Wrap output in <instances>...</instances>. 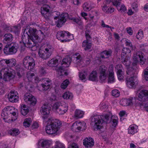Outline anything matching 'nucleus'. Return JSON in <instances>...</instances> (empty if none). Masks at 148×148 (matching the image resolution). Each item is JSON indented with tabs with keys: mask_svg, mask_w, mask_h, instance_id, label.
Returning <instances> with one entry per match:
<instances>
[{
	"mask_svg": "<svg viewBox=\"0 0 148 148\" xmlns=\"http://www.w3.org/2000/svg\"><path fill=\"white\" fill-rule=\"evenodd\" d=\"M111 115L109 114L95 116L92 120L94 130H100L102 128L103 123L107 124L110 122L111 120L112 121L113 126L116 127L118 124V118L116 117L114 119L112 118L111 119Z\"/></svg>",
	"mask_w": 148,
	"mask_h": 148,
	"instance_id": "f257e3e1",
	"label": "nucleus"
},
{
	"mask_svg": "<svg viewBox=\"0 0 148 148\" xmlns=\"http://www.w3.org/2000/svg\"><path fill=\"white\" fill-rule=\"evenodd\" d=\"M15 71L10 68H3L0 72V83H2L4 81H8L13 79L15 75Z\"/></svg>",
	"mask_w": 148,
	"mask_h": 148,
	"instance_id": "f03ea898",
	"label": "nucleus"
},
{
	"mask_svg": "<svg viewBox=\"0 0 148 148\" xmlns=\"http://www.w3.org/2000/svg\"><path fill=\"white\" fill-rule=\"evenodd\" d=\"M61 125L59 120H52L47 124L45 130L47 133L49 134H55L58 131Z\"/></svg>",
	"mask_w": 148,
	"mask_h": 148,
	"instance_id": "7ed1b4c3",
	"label": "nucleus"
},
{
	"mask_svg": "<svg viewBox=\"0 0 148 148\" xmlns=\"http://www.w3.org/2000/svg\"><path fill=\"white\" fill-rule=\"evenodd\" d=\"M24 66L27 69H31L35 66V62L33 58L29 56L25 57L23 60Z\"/></svg>",
	"mask_w": 148,
	"mask_h": 148,
	"instance_id": "20e7f679",
	"label": "nucleus"
},
{
	"mask_svg": "<svg viewBox=\"0 0 148 148\" xmlns=\"http://www.w3.org/2000/svg\"><path fill=\"white\" fill-rule=\"evenodd\" d=\"M144 53L140 51L135 52L133 56V63L136 64L138 63L139 60L140 64H144L146 59L144 58Z\"/></svg>",
	"mask_w": 148,
	"mask_h": 148,
	"instance_id": "39448f33",
	"label": "nucleus"
},
{
	"mask_svg": "<svg viewBox=\"0 0 148 148\" xmlns=\"http://www.w3.org/2000/svg\"><path fill=\"white\" fill-rule=\"evenodd\" d=\"M24 98L25 101L31 106H34L36 103V99L29 93L25 94Z\"/></svg>",
	"mask_w": 148,
	"mask_h": 148,
	"instance_id": "423d86ee",
	"label": "nucleus"
},
{
	"mask_svg": "<svg viewBox=\"0 0 148 148\" xmlns=\"http://www.w3.org/2000/svg\"><path fill=\"white\" fill-rule=\"evenodd\" d=\"M52 49L51 48H46L45 50L40 49L38 54L39 56L44 59H46L51 56Z\"/></svg>",
	"mask_w": 148,
	"mask_h": 148,
	"instance_id": "0eeeda50",
	"label": "nucleus"
},
{
	"mask_svg": "<svg viewBox=\"0 0 148 148\" xmlns=\"http://www.w3.org/2000/svg\"><path fill=\"white\" fill-rule=\"evenodd\" d=\"M36 29L30 27L26 29L24 31V33H26L28 38L33 39H38L39 36L36 33Z\"/></svg>",
	"mask_w": 148,
	"mask_h": 148,
	"instance_id": "6e6552de",
	"label": "nucleus"
},
{
	"mask_svg": "<svg viewBox=\"0 0 148 148\" xmlns=\"http://www.w3.org/2000/svg\"><path fill=\"white\" fill-rule=\"evenodd\" d=\"M28 38L27 41L24 40L25 39V36H23L22 41L24 45L27 48H32L36 46V44L38 42V39H33L31 38Z\"/></svg>",
	"mask_w": 148,
	"mask_h": 148,
	"instance_id": "1a4fd4ad",
	"label": "nucleus"
},
{
	"mask_svg": "<svg viewBox=\"0 0 148 148\" xmlns=\"http://www.w3.org/2000/svg\"><path fill=\"white\" fill-rule=\"evenodd\" d=\"M50 109L48 106L46 104H44L41 108L40 112L43 116L42 118L44 120H45L48 119L50 120L49 117V111Z\"/></svg>",
	"mask_w": 148,
	"mask_h": 148,
	"instance_id": "9d476101",
	"label": "nucleus"
},
{
	"mask_svg": "<svg viewBox=\"0 0 148 148\" xmlns=\"http://www.w3.org/2000/svg\"><path fill=\"white\" fill-rule=\"evenodd\" d=\"M11 106H7L3 109L1 114V118L3 119L5 122H8L9 119H8L10 116V107Z\"/></svg>",
	"mask_w": 148,
	"mask_h": 148,
	"instance_id": "9b49d317",
	"label": "nucleus"
},
{
	"mask_svg": "<svg viewBox=\"0 0 148 148\" xmlns=\"http://www.w3.org/2000/svg\"><path fill=\"white\" fill-rule=\"evenodd\" d=\"M68 17V14L67 13H62L59 17L57 21V26L58 27H61L66 22Z\"/></svg>",
	"mask_w": 148,
	"mask_h": 148,
	"instance_id": "f8f14e48",
	"label": "nucleus"
},
{
	"mask_svg": "<svg viewBox=\"0 0 148 148\" xmlns=\"http://www.w3.org/2000/svg\"><path fill=\"white\" fill-rule=\"evenodd\" d=\"M44 83L40 85V87L38 86V89L40 91L46 90L49 89L50 86L51 84V80L48 78L45 79Z\"/></svg>",
	"mask_w": 148,
	"mask_h": 148,
	"instance_id": "ddd939ff",
	"label": "nucleus"
},
{
	"mask_svg": "<svg viewBox=\"0 0 148 148\" xmlns=\"http://www.w3.org/2000/svg\"><path fill=\"white\" fill-rule=\"evenodd\" d=\"M17 95L16 92L15 91H11L8 95V97L9 101L13 103L17 102L18 99V97Z\"/></svg>",
	"mask_w": 148,
	"mask_h": 148,
	"instance_id": "4468645a",
	"label": "nucleus"
},
{
	"mask_svg": "<svg viewBox=\"0 0 148 148\" xmlns=\"http://www.w3.org/2000/svg\"><path fill=\"white\" fill-rule=\"evenodd\" d=\"M138 99L140 101H145L148 100V90H142L138 96Z\"/></svg>",
	"mask_w": 148,
	"mask_h": 148,
	"instance_id": "2eb2a0df",
	"label": "nucleus"
},
{
	"mask_svg": "<svg viewBox=\"0 0 148 148\" xmlns=\"http://www.w3.org/2000/svg\"><path fill=\"white\" fill-rule=\"evenodd\" d=\"M83 144L86 148H91L94 144L93 139L90 137L86 138L84 140Z\"/></svg>",
	"mask_w": 148,
	"mask_h": 148,
	"instance_id": "dca6fc26",
	"label": "nucleus"
},
{
	"mask_svg": "<svg viewBox=\"0 0 148 148\" xmlns=\"http://www.w3.org/2000/svg\"><path fill=\"white\" fill-rule=\"evenodd\" d=\"M66 36H71L73 37V35L70 34L69 32H66L63 31H58L56 34V37L58 40H61L62 42L64 41V40H62L64 37Z\"/></svg>",
	"mask_w": 148,
	"mask_h": 148,
	"instance_id": "f3484780",
	"label": "nucleus"
},
{
	"mask_svg": "<svg viewBox=\"0 0 148 148\" xmlns=\"http://www.w3.org/2000/svg\"><path fill=\"white\" fill-rule=\"evenodd\" d=\"M61 57H60L58 60L57 59L53 58L48 62L47 64L49 66L56 67L61 62Z\"/></svg>",
	"mask_w": 148,
	"mask_h": 148,
	"instance_id": "a211bd4d",
	"label": "nucleus"
},
{
	"mask_svg": "<svg viewBox=\"0 0 148 148\" xmlns=\"http://www.w3.org/2000/svg\"><path fill=\"white\" fill-rule=\"evenodd\" d=\"M9 44L12 55L16 53L19 48L18 44L16 42H12Z\"/></svg>",
	"mask_w": 148,
	"mask_h": 148,
	"instance_id": "6ab92c4d",
	"label": "nucleus"
},
{
	"mask_svg": "<svg viewBox=\"0 0 148 148\" xmlns=\"http://www.w3.org/2000/svg\"><path fill=\"white\" fill-rule=\"evenodd\" d=\"M108 71L109 73L108 82L109 83L114 82V78L113 67H110L108 69Z\"/></svg>",
	"mask_w": 148,
	"mask_h": 148,
	"instance_id": "aec40b11",
	"label": "nucleus"
},
{
	"mask_svg": "<svg viewBox=\"0 0 148 148\" xmlns=\"http://www.w3.org/2000/svg\"><path fill=\"white\" fill-rule=\"evenodd\" d=\"M81 122L76 121L73 123L71 129L73 131L77 132L81 130Z\"/></svg>",
	"mask_w": 148,
	"mask_h": 148,
	"instance_id": "412c9836",
	"label": "nucleus"
},
{
	"mask_svg": "<svg viewBox=\"0 0 148 148\" xmlns=\"http://www.w3.org/2000/svg\"><path fill=\"white\" fill-rule=\"evenodd\" d=\"M38 144L40 148H49L50 143L48 140H41Z\"/></svg>",
	"mask_w": 148,
	"mask_h": 148,
	"instance_id": "4be33fe9",
	"label": "nucleus"
},
{
	"mask_svg": "<svg viewBox=\"0 0 148 148\" xmlns=\"http://www.w3.org/2000/svg\"><path fill=\"white\" fill-rule=\"evenodd\" d=\"M112 53L111 49L105 50L101 53V57L103 59L108 58L111 56Z\"/></svg>",
	"mask_w": 148,
	"mask_h": 148,
	"instance_id": "5701e85b",
	"label": "nucleus"
},
{
	"mask_svg": "<svg viewBox=\"0 0 148 148\" xmlns=\"http://www.w3.org/2000/svg\"><path fill=\"white\" fill-rule=\"evenodd\" d=\"M71 62V58L69 56H67L63 59L61 62L62 65H63V66L67 67L70 64Z\"/></svg>",
	"mask_w": 148,
	"mask_h": 148,
	"instance_id": "b1692460",
	"label": "nucleus"
},
{
	"mask_svg": "<svg viewBox=\"0 0 148 148\" xmlns=\"http://www.w3.org/2000/svg\"><path fill=\"white\" fill-rule=\"evenodd\" d=\"M67 110L68 107L66 104H63L57 110V112L60 114H63L67 111Z\"/></svg>",
	"mask_w": 148,
	"mask_h": 148,
	"instance_id": "393cba45",
	"label": "nucleus"
},
{
	"mask_svg": "<svg viewBox=\"0 0 148 148\" xmlns=\"http://www.w3.org/2000/svg\"><path fill=\"white\" fill-rule=\"evenodd\" d=\"M3 42L5 43H7L12 40V35L10 33L5 34L3 36Z\"/></svg>",
	"mask_w": 148,
	"mask_h": 148,
	"instance_id": "a878e982",
	"label": "nucleus"
},
{
	"mask_svg": "<svg viewBox=\"0 0 148 148\" xmlns=\"http://www.w3.org/2000/svg\"><path fill=\"white\" fill-rule=\"evenodd\" d=\"M60 15V13L59 12L55 11L52 12V18H53V20L55 21V22L52 23V25H54L57 24L58 21L57 19L59 18V16Z\"/></svg>",
	"mask_w": 148,
	"mask_h": 148,
	"instance_id": "bb28decb",
	"label": "nucleus"
},
{
	"mask_svg": "<svg viewBox=\"0 0 148 148\" xmlns=\"http://www.w3.org/2000/svg\"><path fill=\"white\" fill-rule=\"evenodd\" d=\"M5 64L10 67H12L15 66L16 64V60L14 58L6 59L5 60Z\"/></svg>",
	"mask_w": 148,
	"mask_h": 148,
	"instance_id": "cd10ccee",
	"label": "nucleus"
},
{
	"mask_svg": "<svg viewBox=\"0 0 148 148\" xmlns=\"http://www.w3.org/2000/svg\"><path fill=\"white\" fill-rule=\"evenodd\" d=\"M120 102L121 104L124 106H131L133 104L132 99H124L121 100Z\"/></svg>",
	"mask_w": 148,
	"mask_h": 148,
	"instance_id": "c85d7f7f",
	"label": "nucleus"
},
{
	"mask_svg": "<svg viewBox=\"0 0 148 148\" xmlns=\"http://www.w3.org/2000/svg\"><path fill=\"white\" fill-rule=\"evenodd\" d=\"M134 77L132 76L127 80V85L129 88L134 87L135 86Z\"/></svg>",
	"mask_w": 148,
	"mask_h": 148,
	"instance_id": "c756f323",
	"label": "nucleus"
},
{
	"mask_svg": "<svg viewBox=\"0 0 148 148\" xmlns=\"http://www.w3.org/2000/svg\"><path fill=\"white\" fill-rule=\"evenodd\" d=\"M29 111L27 106L25 105H21V112L22 115L25 116L28 114Z\"/></svg>",
	"mask_w": 148,
	"mask_h": 148,
	"instance_id": "7c9ffc66",
	"label": "nucleus"
},
{
	"mask_svg": "<svg viewBox=\"0 0 148 148\" xmlns=\"http://www.w3.org/2000/svg\"><path fill=\"white\" fill-rule=\"evenodd\" d=\"M97 79V73L96 71H93L90 74L89 79L92 81H95Z\"/></svg>",
	"mask_w": 148,
	"mask_h": 148,
	"instance_id": "2f4dec72",
	"label": "nucleus"
},
{
	"mask_svg": "<svg viewBox=\"0 0 148 148\" xmlns=\"http://www.w3.org/2000/svg\"><path fill=\"white\" fill-rule=\"evenodd\" d=\"M82 46L85 47L84 49L86 50L90 49L91 47V44L89 42L88 40L84 41L82 43Z\"/></svg>",
	"mask_w": 148,
	"mask_h": 148,
	"instance_id": "473e14b6",
	"label": "nucleus"
},
{
	"mask_svg": "<svg viewBox=\"0 0 148 148\" xmlns=\"http://www.w3.org/2000/svg\"><path fill=\"white\" fill-rule=\"evenodd\" d=\"M3 51L4 53L6 55H12L9 44H7L5 46Z\"/></svg>",
	"mask_w": 148,
	"mask_h": 148,
	"instance_id": "72a5a7b5",
	"label": "nucleus"
},
{
	"mask_svg": "<svg viewBox=\"0 0 148 148\" xmlns=\"http://www.w3.org/2000/svg\"><path fill=\"white\" fill-rule=\"evenodd\" d=\"M69 19L70 20H72L73 22H75L79 26H82L83 25L82 21L79 18L69 17Z\"/></svg>",
	"mask_w": 148,
	"mask_h": 148,
	"instance_id": "f704fd0d",
	"label": "nucleus"
},
{
	"mask_svg": "<svg viewBox=\"0 0 148 148\" xmlns=\"http://www.w3.org/2000/svg\"><path fill=\"white\" fill-rule=\"evenodd\" d=\"M20 132L18 129L14 128L10 130L9 133L12 136H16L19 134Z\"/></svg>",
	"mask_w": 148,
	"mask_h": 148,
	"instance_id": "c9c22d12",
	"label": "nucleus"
},
{
	"mask_svg": "<svg viewBox=\"0 0 148 148\" xmlns=\"http://www.w3.org/2000/svg\"><path fill=\"white\" fill-rule=\"evenodd\" d=\"M134 125H130L128 129V133L132 134H134L136 132V130Z\"/></svg>",
	"mask_w": 148,
	"mask_h": 148,
	"instance_id": "e433bc0d",
	"label": "nucleus"
},
{
	"mask_svg": "<svg viewBox=\"0 0 148 148\" xmlns=\"http://www.w3.org/2000/svg\"><path fill=\"white\" fill-rule=\"evenodd\" d=\"M84 112L79 110H77L75 112V116L77 118H80L83 116Z\"/></svg>",
	"mask_w": 148,
	"mask_h": 148,
	"instance_id": "4c0bfd02",
	"label": "nucleus"
},
{
	"mask_svg": "<svg viewBox=\"0 0 148 148\" xmlns=\"http://www.w3.org/2000/svg\"><path fill=\"white\" fill-rule=\"evenodd\" d=\"M62 97L64 99H71L73 97V95L72 94L69 92H66L63 95Z\"/></svg>",
	"mask_w": 148,
	"mask_h": 148,
	"instance_id": "58836bf2",
	"label": "nucleus"
},
{
	"mask_svg": "<svg viewBox=\"0 0 148 148\" xmlns=\"http://www.w3.org/2000/svg\"><path fill=\"white\" fill-rule=\"evenodd\" d=\"M116 72L119 79L121 80L123 79L124 77V69L116 71Z\"/></svg>",
	"mask_w": 148,
	"mask_h": 148,
	"instance_id": "ea45409f",
	"label": "nucleus"
},
{
	"mask_svg": "<svg viewBox=\"0 0 148 148\" xmlns=\"http://www.w3.org/2000/svg\"><path fill=\"white\" fill-rule=\"evenodd\" d=\"M43 16L47 21H51L52 19V13H51L48 12L43 13Z\"/></svg>",
	"mask_w": 148,
	"mask_h": 148,
	"instance_id": "a19ab883",
	"label": "nucleus"
},
{
	"mask_svg": "<svg viewBox=\"0 0 148 148\" xmlns=\"http://www.w3.org/2000/svg\"><path fill=\"white\" fill-rule=\"evenodd\" d=\"M87 75V73L85 72L79 73V77L80 79L84 81H85L86 80Z\"/></svg>",
	"mask_w": 148,
	"mask_h": 148,
	"instance_id": "79ce46f5",
	"label": "nucleus"
},
{
	"mask_svg": "<svg viewBox=\"0 0 148 148\" xmlns=\"http://www.w3.org/2000/svg\"><path fill=\"white\" fill-rule=\"evenodd\" d=\"M47 73L45 69L42 67H40L39 69L38 74L40 76H42L45 75Z\"/></svg>",
	"mask_w": 148,
	"mask_h": 148,
	"instance_id": "37998d69",
	"label": "nucleus"
},
{
	"mask_svg": "<svg viewBox=\"0 0 148 148\" xmlns=\"http://www.w3.org/2000/svg\"><path fill=\"white\" fill-rule=\"evenodd\" d=\"M131 50L128 48H124L122 50L121 55L125 56L126 55H129L131 54Z\"/></svg>",
	"mask_w": 148,
	"mask_h": 148,
	"instance_id": "c03bdc74",
	"label": "nucleus"
},
{
	"mask_svg": "<svg viewBox=\"0 0 148 148\" xmlns=\"http://www.w3.org/2000/svg\"><path fill=\"white\" fill-rule=\"evenodd\" d=\"M75 59V60L77 64L80 62L82 60V58L81 55L79 53H75L74 55Z\"/></svg>",
	"mask_w": 148,
	"mask_h": 148,
	"instance_id": "a18cd8bd",
	"label": "nucleus"
},
{
	"mask_svg": "<svg viewBox=\"0 0 148 148\" xmlns=\"http://www.w3.org/2000/svg\"><path fill=\"white\" fill-rule=\"evenodd\" d=\"M83 7L84 10L86 11H88L91 9V7L90 4L87 2L84 3L83 5Z\"/></svg>",
	"mask_w": 148,
	"mask_h": 148,
	"instance_id": "49530a36",
	"label": "nucleus"
},
{
	"mask_svg": "<svg viewBox=\"0 0 148 148\" xmlns=\"http://www.w3.org/2000/svg\"><path fill=\"white\" fill-rule=\"evenodd\" d=\"M31 122L32 121L30 118H26L25 119L23 122V125L25 127H29V126Z\"/></svg>",
	"mask_w": 148,
	"mask_h": 148,
	"instance_id": "de8ad7c7",
	"label": "nucleus"
},
{
	"mask_svg": "<svg viewBox=\"0 0 148 148\" xmlns=\"http://www.w3.org/2000/svg\"><path fill=\"white\" fill-rule=\"evenodd\" d=\"M107 77V73L100 74L99 78L101 82H103L106 80Z\"/></svg>",
	"mask_w": 148,
	"mask_h": 148,
	"instance_id": "09e8293b",
	"label": "nucleus"
},
{
	"mask_svg": "<svg viewBox=\"0 0 148 148\" xmlns=\"http://www.w3.org/2000/svg\"><path fill=\"white\" fill-rule=\"evenodd\" d=\"M135 71V70L133 67H130L128 68L126 72L127 74L132 75L134 74Z\"/></svg>",
	"mask_w": 148,
	"mask_h": 148,
	"instance_id": "8fccbe9b",
	"label": "nucleus"
},
{
	"mask_svg": "<svg viewBox=\"0 0 148 148\" xmlns=\"http://www.w3.org/2000/svg\"><path fill=\"white\" fill-rule=\"evenodd\" d=\"M122 63L125 65L127 68H128L129 66L131 63V62L130 60H129L127 58H125L122 61Z\"/></svg>",
	"mask_w": 148,
	"mask_h": 148,
	"instance_id": "3c124183",
	"label": "nucleus"
},
{
	"mask_svg": "<svg viewBox=\"0 0 148 148\" xmlns=\"http://www.w3.org/2000/svg\"><path fill=\"white\" fill-rule=\"evenodd\" d=\"M69 82L68 80L66 79L61 84V87L62 88L65 89L68 86L69 84Z\"/></svg>",
	"mask_w": 148,
	"mask_h": 148,
	"instance_id": "603ef678",
	"label": "nucleus"
},
{
	"mask_svg": "<svg viewBox=\"0 0 148 148\" xmlns=\"http://www.w3.org/2000/svg\"><path fill=\"white\" fill-rule=\"evenodd\" d=\"M107 68L104 65L101 66L99 68L100 74L106 73Z\"/></svg>",
	"mask_w": 148,
	"mask_h": 148,
	"instance_id": "864d4df0",
	"label": "nucleus"
},
{
	"mask_svg": "<svg viewBox=\"0 0 148 148\" xmlns=\"http://www.w3.org/2000/svg\"><path fill=\"white\" fill-rule=\"evenodd\" d=\"M34 76V74L30 72H27V77L29 81H31L33 79V77Z\"/></svg>",
	"mask_w": 148,
	"mask_h": 148,
	"instance_id": "5fc2aeb1",
	"label": "nucleus"
},
{
	"mask_svg": "<svg viewBox=\"0 0 148 148\" xmlns=\"http://www.w3.org/2000/svg\"><path fill=\"white\" fill-rule=\"evenodd\" d=\"M112 94L113 96L118 97L120 95V92L119 90L116 89L113 90L112 92Z\"/></svg>",
	"mask_w": 148,
	"mask_h": 148,
	"instance_id": "6e6d98bb",
	"label": "nucleus"
},
{
	"mask_svg": "<svg viewBox=\"0 0 148 148\" xmlns=\"http://www.w3.org/2000/svg\"><path fill=\"white\" fill-rule=\"evenodd\" d=\"M143 77L145 80H148V66L145 69L144 71Z\"/></svg>",
	"mask_w": 148,
	"mask_h": 148,
	"instance_id": "4d7b16f0",
	"label": "nucleus"
},
{
	"mask_svg": "<svg viewBox=\"0 0 148 148\" xmlns=\"http://www.w3.org/2000/svg\"><path fill=\"white\" fill-rule=\"evenodd\" d=\"M136 38L138 39H141L143 37V31L141 30H139L138 34L136 36Z\"/></svg>",
	"mask_w": 148,
	"mask_h": 148,
	"instance_id": "13d9d810",
	"label": "nucleus"
},
{
	"mask_svg": "<svg viewBox=\"0 0 148 148\" xmlns=\"http://www.w3.org/2000/svg\"><path fill=\"white\" fill-rule=\"evenodd\" d=\"M55 148H65L64 145L60 142L57 141Z\"/></svg>",
	"mask_w": 148,
	"mask_h": 148,
	"instance_id": "bf43d9fd",
	"label": "nucleus"
},
{
	"mask_svg": "<svg viewBox=\"0 0 148 148\" xmlns=\"http://www.w3.org/2000/svg\"><path fill=\"white\" fill-rule=\"evenodd\" d=\"M62 105L60 102H56L53 104V109H54L56 110V112H57V110L58 109H59L60 106H61Z\"/></svg>",
	"mask_w": 148,
	"mask_h": 148,
	"instance_id": "052dcab7",
	"label": "nucleus"
},
{
	"mask_svg": "<svg viewBox=\"0 0 148 148\" xmlns=\"http://www.w3.org/2000/svg\"><path fill=\"white\" fill-rule=\"evenodd\" d=\"M10 108V115L11 114H12L14 116H15L16 114V110L12 106H11Z\"/></svg>",
	"mask_w": 148,
	"mask_h": 148,
	"instance_id": "680f3d73",
	"label": "nucleus"
},
{
	"mask_svg": "<svg viewBox=\"0 0 148 148\" xmlns=\"http://www.w3.org/2000/svg\"><path fill=\"white\" fill-rule=\"evenodd\" d=\"M132 9L136 12L138 10V6L136 3L135 2L133 3L132 4Z\"/></svg>",
	"mask_w": 148,
	"mask_h": 148,
	"instance_id": "e2e57ef3",
	"label": "nucleus"
},
{
	"mask_svg": "<svg viewBox=\"0 0 148 148\" xmlns=\"http://www.w3.org/2000/svg\"><path fill=\"white\" fill-rule=\"evenodd\" d=\"M116 70V71L124 70L122 65L120 64L117 65L115 67Z\"/></svg>",
	"mask_w": 148,
	"mask_h": 148,
	"instance_id": "0e129e2a",
	"label": "nucleus"
},
{
	"mask_svg": "<svg viewBox=\"0 0 148 148\" xmlns=\"http://www.w3.org/2000/svg\"><path fill=\"white\" fill-rule=\"evenodd\" d=\"M5 89L2 83L0 85V95L3 94L4 93Z\"/></svg>",
	"mask_w": 148,
	"mask_h": 148,
	"instance_id": "69168bd1",
	"label": "nucleus"
},
{
	"mask_svg": "<svg viewBox=\"0 0 148 148\" xmlns=\"http://www.w3.org/2000/svg\"><path fill=\"white\" fill-rule=\"evenodd\" d=\"M113 4L117 7V9L119 10V8H120L119 6L120 5L121 3L120 2H118L115 0L113 2Z\"/></svg>",
	"mask_w": 148,
	"mask_h": 148,
	"instance_id": "338daca9",
	"label": "nucleus"
},
{
	"mask_svg": "<svg viewBox=\"0 0 148 148\" xmlns=\"http://www.w3.org/2000/svg\"><path fill=\"white\" fill-rule=\"evenodd\" d=\"M90 31L89 30H86L85 31V36L86 38V40H88V39L90 38H91V37L89 35L88 33H90Z\"/></svg>",
	"mask_w": 148,
	"mask_h": 148,
	"instance_id": "774afa93",
	"label": "nucleus"
}]
</instances>
